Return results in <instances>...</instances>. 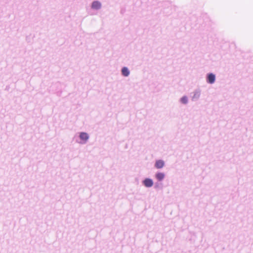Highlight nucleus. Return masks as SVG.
I'll return each instance as SVG.
<instances>
[{
	"mask_svg": "<svg viewBox=\"0 0 253 253\" xmlns=\"http://www.w3.org/2000/svg\"><path fill=\"white\" fill-rule=\"evenodd\" d=\"M181 101L183 104H186L187 103L188 99L186 96H184L181 98Z\"/></svg>",
	"mask_w": 253,
	"mask_h": 253,
	"instance_id": "obj_8",
	"label": "nucleus"
},
{
	"mask_svg": "<svg viewBox=\"0 0 253 253\" xmlns=\"http://www.w3.org/2000/svg\"><path fill=\"white\" fill-rule=\"evenodd\" d=\"M122 74L124 76H128L129 74V71H128V69L126 67H124L122 70Z\"/></svg>",
	"mask_w": 253,
	"mask_h": 253,
	"instance_id": "obj_7",
	"label": "nucleus"
},
{
	"mask_svg": "<svg viewBox=\"0 0 253 253\" xmlns=\"http://www.w3.org/2000/svg\"><path fill=\"white\" fill-rule=\"evenodd\" d=\"M164 162L162 160H159L156 162L155 166L157 169H161L164 166Z\"/></svg>",
	"mask_w": 253,
	"mask_h": 253,
	"instance_id": "obj_2",
	"label": "nucleus"
},
{
	"mask_svg": "<svg viewBox=\"0 0 253 253\" xmlns=\"http://www.w3.org/2000/svg\"><path fill=\"white\" fill-rule=\"evenodd\" d=\"M91 7L93 9H99L101 7V3L97 1H94L92 3Z\"/></svg>",
	"mask_w": 253,
	"mask_h": 253,
	"instance_id": "obj_4",
	"label": "nucleus"
},
{
	"mask_svg": "<svg viewBox=\"0 0 253 253\" xmlns=\"http://www.w3.org/2000/svg\"><path fill=\"white\" fill-rule=\"evenodd\" d=\"M80 138L85 142L88 138V134L85 132H82L80 135Z\"/></svg>",
	"mask_w": 253,
	"mask_h": 253,
	"instance_id": "obj_5",
	"label": "nucleus"
},
{
	"mask_svg": "<svg viewBox=\"0 0 253 253\" xmlns=\"http://www.w3.org/2000/svg\"><path fill=\"white\" fill-rule=\"evenodd\" d=\"M208 82L210 84H213L215 81V76L213 74H210L208 77Z\"/></svg>",
	"mask_w": 253,
	"mask_h": 253,
	"instance_id": "obj_3",
	"label": "nucleus"
},
{
	"mask_svg": "<svg viewBox=\"0 0 253 253\" xmlns=\"http://www.w3.org/2000/svg\"><path fill=\"white\" fill-rule=\"evenodd\" d=\"M165 174L162 172H159L156 174V177L159 181L163 180Z\"/></svg>",
	"mask_w": 253,
	"mask_h": 253,
	"instance_id": "obj_6",
	"label": "nucleus"
},
{
	"mask_svg": "<svg viewBox=\"0 0 253 253\" xmlns=\"http://www.w3.org/2000/svg\"><path fill=\"white\" fill-rule=\"evenodd\" d=\"M144 185L147 187H150L153 186V182L150 178H146L143 181Z\"/></svg>",
	"mask_w": 253,
	"mask_h": 253,
	"instance_id": "obj_1",
	"label": "nucleus"
}]
</instances>
